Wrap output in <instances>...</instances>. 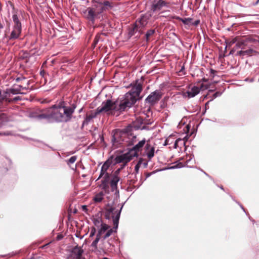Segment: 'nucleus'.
<instances>
[{"label": "nucleus", "instance_id": "9", "mask_svg": "<svg viewBox=\"0 0 259 259\" xmlns=\"http://www.w3.org/2000/svg\"><path fill=\"white\" fill-rule=\"evenodd\" d=\"M12 18L13 22L14 23V25L13 28V30L11 33L9 39H16L19 37L21 33V23L20 22L18 17L16 14H13Z\"/></svg>", "mask_w": 259, "mask_h": 259}, {"label": "nucleus", "instance_id": "30", "mask_svg": "<svg viewBox=\"0 0 259 259\" xmlns=\"http://www.w3.org/2000/svg\"><path fill=\"white\" fill-rule=\"evenodd\" d=\"M191 159V158H190L189 159V160H187L185 163V164H183L182 163H179V164H178L176 166V167H178V168H181V167H182L183 166H184L185 165H188V163L189 162V161H190Z\"/></svg>", "mask_w": 259, "mask_h": 259}, {"label": "nucleus", "instance_id": "17", "mask_svg": "<svg viewBox=\"0 0 259 259\" xmlns=\"http://www.w3.org/2000/svg\"><path fill=\"white\" fill-rule=\"evenodd\" d=\"M169 3H167L163 0H159L157 2L153 4L152 9L153 11H158L161 10L163 7H169Z\"/></svg>", "mask_w": 259, "mask_h": 259}, {"label": "nucleus", "instance_id": "31", "mask_svg": "<svg viewBox=\"0 0 259 259\" xmlns=\"http://www.w3.org/2000/svg\"><path fill=\"white\" fill-rule=\"evenodd\" d=\"M244 50H241L237 52L236 55L244 57Z\"/></svg>", "mask_w": 259, "mask_h": 259}, {"label": "nucleus", "instance_id": "36", "mask_svg": "<svg viewBox=\"0 0 259 259\" xmlns=\"http://www.w3.org/2000/svg\"><path fill=\"white\" fill-rule=\"evenodd\" d=\"M236 41V40L235 38H234L230 42L229 45H232V44H234Z\"/></svg>", "mask_w": 259, "mask_h": 259}, {"label": "nucleus", "instance_id": "33", "mask_svg": "<svg viewBox=\"0 0 259 259\" xmlns=\"http://www.w3.org/2000/svg\"><path fill=\"white\" fill-rule=\"evenodd\" d=\"M199 22H200L199 20H197V21H195L194 22H193V23L191 22V24L196 26V25H198Z\"/></svg>", "mask_w": 259, "mask_h": 259}, {"label": "nucleus", "instance_id": "40", "mask_svg": "<svg viewBox=\"0 0 259 259\" xmlns=\"http://www.w3.org/2000/svg\"><path fill=\"white\" fill-rule=\"evenodd\" d=\"M241 208L244 211H245L244 208L242 206L240 205Z\"/></svg>", "mask_w": 259, "mask_h": 259}, {"label": "nucleus", "instance_id": "13", "mask_svg": "<svg viewBox=\"0 0 259 259\" xmlns=\"http://www.w3.org/2000/svg\"><path fill=\"white\" fill-rule=\"evenodd\" d=\"M120 169H118L115 171L111 177L110 181V186L112 191L116 190L117 189V183L120 181V177H119Z\"/></svg>", "mask_w": 259, "mask_h": 259}, {"label": "nucleus", "instance_id": "35", "mask_svg": "<svg viewBox=\"0 0 259 259\" xmlns=\"http://www.w3.org/2000/svg\"><path fill=\"white\" fill-rule=\"evenodd\" d=\"M220 95H221V94L219 92H216L215 94H214L213 97H214V98H217V97H218Z\"/></svg>", "mask_w": 259, "mask_h": 259}, {"label": "nucleus", "instance_id": "8", "mask_svg": "<svg viewBox=\"0 0 259 259\" xmlns=\"http://www.w3.org/2000/svg\"><path fill=\"white\" fill-rule=\"evenodd\" d=\"M122 208V206H121L120 209H118L111 207L108 208L106 212L105 215L106 218L108 219H110L111 218L112 219L114 225V229L115 230H116L118 228L119 220Z\"/></svg>", "mask_w": 259, "mask_h": 259}, {"label": "nucleus", "instance_id": "26", "mask_svg": "<svg viewBox=\"0 0 259 259\" xmlns=\"http://www.w3.org/2000/svg\"><path fill=\"white\" fill-rule=\"evenodd\" d=\"M77 159L76 156H73L71 157L68 160H66V162L68 165L73 164Z\"/></svg>", "mask_w": 259, "mask_h": 259}, {"label": "nucleus", "instance_id": "11", "mask_svg": "<svg viewBox=\"0 0 259 259\" xmlns=\"http://www.w3.org/2000/svg\"><path fill=\"white\" fill-rule=\"evenodd\" d=\"M202 87L203 84L201 85V88L196 86H193L191 88L189 87L187 92L183 93V97L189 99L194 97L199 93Z\"/></svg>", "mask_w": 259, "mask_h": 259}, {"label": "nucleus", "instance_id": "4", "mask_svg": "<svg viewBox=\"0 0 259 259\" xmlns=\"http://www.w3.org/2000/svg\"><path fill=\"white\" fill-rule=\"evenodd\" d=\"M105 9V7L102 3H96L83 11V17L92 24H94L96 19L101 18Z\"/></svg>", "mask_w": 259, "mask_h": 259}, {"label": "nucleus", "instance_id": "20", "mask_svg": "<svg viewBox=\"0 0 259 259\" xmlns=\"http://www.w3.org/2000/svg\"><path fill=\"white\" fill-rule=\"evenodd\" d=\"M244 57H249L254 55H259V51H256L252 48H250L246 50H244Z\"/></svg>", "mask_w": 259, "mask_h": 259}, {"label": "nucleus", "instance_id": "18", "mask_svg": "<svg viewBox=\"0 0 259 259\" xmlns=\"http://www.w3.org/2000/svg\"><path fill=\"white\" fill-rule=\"evenodd\" d=\"M188 140L187 136H185L183 139L179 138L177 139L175 142L174 148H180V149H182L183 147H185V149H186V143Z\"/></svg>", "mask_w": 259, "mask_h": 259}, {"label": "nucleus", "instance_id": "38", "mask_svg": "<svg viewBox=\"0 0 259 259\" xmlns=\"http://www.w3.org/2000/svg\"><path fill=\"white\" fill-rule=\"evenodd\" d=\"M210 72H211V73L214 74V72H215V71H214V70H212V69H211V71H210Z\"/></svg>", "mask_w": 259, "mask_h": 259}, {"label": "nucleus", "instance_id": "34", "mask_svg": "<svg viewBox=\"0 0 259 259\" xmlns=\"http://www.w3.org/2000/svg\"><path fill=\"white\" fill-rule=\"evenodd\" d=\"M10 135V133H9V132H7V133H0V135L2 136V135H4V136H8V135Z\"/></svg>", "mask_w": 259, "mask_h": 259}, {"label": "nucleus", "instance_id": "10", "mask_svg": "<svg viewBox=\"0 0 259 259\" xmlns=\"http://www.w3.org/2000/svg\"><path fill=\"white\" fill-rule=\"evenodd\" d=\"M162 93L160 91L156 90L151 93L146 99V101L151 104H154L161 99Z\"/></svg>", "mask_w": 259, "mask_h": 259}, {"label": "nucleus", "instance_id": "39", "mask_svg": "<svg viewBox=\"0 0 259 259\" xmlns=\"http://www.w3.org/2000/svg\"><path fill=\"white\" fill-rule=\"evenodd\" d=\"M253 81V78H251L249 80V81L250 82H252Z\"/></svg>", "mask_w": 259, "mask_h": 259}, {"label": "nucleus", "instance_id": "7", "mask_svg": "<svg viewBox=\"0 0 259 259\" xmlns=\"http://www.w3.org/2000/svg\"><path fill=\"white\" fill-rule=\"evenodd\" d=\"M97 229L98 233L96 239L91 244V246L95 249L97 248V244L103 234H105L103 238L105 239L111 236L114 232H116L115 229L114 231L113 229L110 228V226L106 224Z\"/></svg>", "mask_w": 259, "mask_h": 259}, {"label": "nucleus", "instance_id": "44", "mask_svg": "<svg viewBox=\"0 0 259 259\" xmlns=\"http://www.w3.org/2000/svg\"><path fill=\"white\" fill-rule=\"evenodd\" d=\"M85 207H86L85 206H83V209H85Z\"/></svg>", "mask_w": 259, "mask_h": 259}, {"label": "nucleus", "instance_id": "37", "mask_svg": "<svg viewBox=\"0 0 259 259\" xmlns=\"http://www.w3.org/2000/svg\"><path fill=\"white\" fill-rule=\"evenodd\" d=\"M168 141H169V139H167L166 140H165V145H167L168 144Z\"/></svg>", "mask_w": 259, "mask_h": 259}, {"label": "nucleus", "instance_id": "27", "mask_svg": "<svg viewBox=\"0 0 259 259\" xmlns=\"http://www.w3.org/2000/svg\"><path fill=\"white\" fill-rule=\"evenodd\" d=\"M182 22L185 25L191 24L192 19L191 18H185L181 19Z\"/></svg>", "mask_w": 259, "mask_h": 259}, {"label": "nucleus", "instance_id": "42", "mask_svg": "<svg viewBox=\"0 0 259 259\" xmlns=\"http://www.w3.org/2000/svg\"><path fill=\"white\" fill-rule=\"evenodd\" d=\"M82 109H81L80 110H79V112H80L81 111H82Z\"/></svg>", "mask_w": 259, "mask_h": 259}, {"label": "nucleus", "instance_id": "24", "mask_svg": "<svg viewBox=\"0 0 259 259\" xmlns=\"http://www.w3.org/2000/svg\"><path fill=\"white\" fill-rule=\"evenodd\" d=\"M155 32L154 29L149 30L146 34V41H148L149 38L152 36Z\"/></svg>", "mask_w": 259, "mask_h": 259}, {"label": "nucleus", "instance_id": "45", "mask_svg": "<svg viewBox=\"0 0 259 259\" xmlns=\"http://www.w3.org/2000/svg\"><path fill=\"white\" fill-rule=\"evenodd\" d=\"M103 259H108V258L107 257H104Z\"/></svg>", "mask_w": 259, "mask_h": 259}, {"label": "nucleus", "instance_id": "3", "mask_svg": "<svg viewBox=\"0 0 259 259\" xmlns=\"http://www.w3.org/2000/svg\"><path fill=\"white\" fill-rule=\"evenodd\" d=\"M146 140L143 139L136 144L132 149L127 152L117 156L115 160L117 163H123L126 164L130 161L134 157L138 156V152L141 150L142 147L145 144Z\"/></svg>", "mask_w": 259, "mask_h": 259}, {"label": "nucleus", "instance_id": "43", "mask_svg": "<svg viewBox=\"0 0 259 259\" xmlns=\"http://www.w3.org/2000/svg\"><path fill=\"white\" fill-rule=\"evenodd\" d=\"M85 207H86L85 206H83V209H85Z\"/></svg>", "mask_w": 259, "mask_h": 259}, {"label": "nucleus", "instance_id": "25", "mask_svg": "<svg viewBox=\"0 0 259 259\" xmlns=\"http://www.w3.org/2000/svg\"><path fill=\"white\" fill-rule=\"evenodd\" d=\"M244 41H238L236 45H235V48H234V49L236 50V49H243V46H244Z\"/></svg>", "mask_w": 259, "mask_h": 259}, {"label": "nucleus", "instance_id": "6", "mask_svg": "<svg viewBox=\"0 0 259 259\" xmlns=\"http://www.w3.org/2000/svg\"><path fill=\"white\" fill-rule=\"evenodd\" d=\"M116 100L113 101L108 99L102 102L101 105L97 108V113H106L108 115H114L116 112L119 113Z\"/></svg>", "mask_w": 259, "mask_h": 259}, {"label": "nucleus", "instance_id": "5", "mask_svg": "<svg viewBox=\"0 0 259 259\" xmlns=\"http://www.w3.org/2000/svg\"><path fill=\"white\" fill-rule=\"evenodd\" d=\"M151 17V15L147 13L142 16L139 20H137L133 27L129 31L130 36H132L138 32V33L136 37H139L140 34L143 33V29L148 24Z\"/></svg>", "mask_w": 259, "mask_h": 259}, {"label": "nucleus", "instance_id": "28", "mask_svg": "<svg viewBox=\"0 0 259 259\" xmlns=\"http://www.w3.org/2000/svg\"><path fill=\"white\" fill-rule=\"evenodd\" d=\"M142 164V159L139 160L137 164L135 166V171L136 174H138L139 172V170L141 164Z\"/></svg>", "mask_w": 259, "mask_h": 259}, {"label": "nucleus", "instance_id": "41", "mask_svg": "<svg viewBox=\"0 0 259 259\" xmlns=\"http://www.w3.org/2000/svg\"><path fill=\"white\" fill-rule=\"evenodd\" d=\"M245 81H248V78H246V79H245Z\"/></svg>", "mask_w": 259, "mask_h": 259}, {"label": "nucleus", "instance_id": "23", "mask_svg": "<svg viewBox=\"0 0 259 259\" xmlns=\"http://www.w3.org/2000/svg\"><path fill=\"white\" fill-rule=\"evenodd\" d=\"M109 178L107 179V177H105V179L102 181V184H101V187L103 189H106L108 187V182Z\"/></svg>", "mask_w": 259, "mask_h": 259}, {"label": "nucleus", "instance_id": "14", "mask_svg": "<svg viewBox=\"0 0 259 259\" xmlns=\"http://www.w3.org/2000/svg\"><path fill=\"white\" fill-rule=\"evenodd\" d=\"M112 164V161L108 160H107L102 165L101 169V173L100 175L99 178L105 176V177H107V178L108 179L110 177L109 173H108L107 171L109 169L110 167Z\"/></svg>", "mask_w": 259, "mask_h": 259}, {"label": "nucleus", "instance_id": "29", "mask_svg": "<svg viewBox=\"0 0 259 259\" xmlns=\"http://www.w3.org/2000/svg\"><path fill=\"white\" fill-rule=\"evenodd\" d=\"M96 232V228L95 227H92L91 228V231H90V237H93L95 235Z\"/></svg>", "mask_w": 259, "mask_h": 259}, {"label": "nucleus", "instance_id": "19", "mask_svg": "<svg viewBox=\"0 0 259 259\" xmlns=\"http://www.w3.org/2000/svg\"><path fill=\"white\" fill-rule=\"evenodd\" d=\"M99 113H97V109L96 112H92L90 114L87 115L85 119L83 122V125H87L89 122H90L93 120V118H95L97 116V114Z\"/></svg>", "mask_w": 259, "mask_h": 259}, {"label": "nucleus", "instance_id": "15", "mask_svg": "<svg viewBox=\"0 0 259 259\" xmlns=\"http://www.w3.org/2000/svg\"><path fill=\"white\" fill-rule=\"evenodd\" d=\"M82 252L83 250L80 247H75L73 248L68 259H80Z\"/></svg>", "mask_w": 259, "mask_h": 259}, {"label": "nucleus", "instance_id": "32", "mask_svg": "<svg viewBox=\"0 0 259 259\" xmlns=\"http://www.w3.org/2000/svg\"><path fill=\"white\" fill-rule=\"evenodd\" d=\"M20 99V98L19 97H15L14 98H13V99H9V100H11V102H12L13 101H18V100H19Z\"/></svg>", "mask_w": 259, "mask_h": 259}, {"label": "nucleus", "instance_id": "16", "mask_svg": "<svg viewBox=\"0 0 259 259\" xmlns=\"http://www.w3.org/2000/svg\"><path fill=\"white\" fill-rule=\"evenodd\" d=\"M155 148L150 144L147 143L146 145L144 155H146L149 160H151L154 156Z\"/></svg>", "mask_w": 259, "mask_h": 259}, {"label": "nucleus", "instance_id": "1", "mask_svg": "<svg viewBox=\"0 0 259 259\" xmlns=\"http://www.w3.org/2000/svg\"><path fill=\"white\" fill-rule=\"evenodd\" d=\"M75 108L74 105L68 107L64 105V102H61L45 109L37 117L40 119H46L49 122H67L71 119Z\"/></svg>", "mask_w": 259, "mask_h": 259}, {"label": "nucleus", "instance_id": "22", "mask_svg": "<svg viewBox=\"0 0 259 259\" xmlns=\"http://www.w3.org/2000/svg\"><path fill=\"white\" fill-rule=\"evenodd\" d=\"M103 193L99 192L95 195L93 198V200L97 203L101 202L103 199Z\"/></svg>", "mask_w": 259, "mask_h": 259}, {"label": "nucleus", "instance_id": "2", "mask_svg": "<svg viewBox=\"0 0 259 259\" xmlns=\"http://www.w3.org/2000/svg\"><path fill=\"white\" fill-rule=\"evenodd\" d=\"M142 90V86L140 83H136L132 89L124 95L119 96L117 99V104L119 109V113H121L130 108L138 100Z\"/></svg>", "mask_w": 259, "mask_h": 259}, {"label": "nucleus", "instance_id": "21", "mask_svg": "<svg viewBox=\"0 0 259 259\" xmlns=\"http://www.w3.org/2000/svg\"><path fill=\"white\" fill-rule=\"evenodd\" d=\"M93 223L97 228H99L100 227L105 224V223H103L101 218H100V217L94 218Z\"/></svg>", "mask_w": 259, "mask_h": 259}, {"label": "nucleus", "instance_id": "12", "mask_svg": "<svg viewBox=\"0 0 259 259\" xmlns=\"http://www.w3.org/2000/svg\"><path fill=\"white\" fill-rule=\"evenodd\" d=\"M20 91L18 89L12 88L10 89H7V90L2 93L1 90L0 89V102H2L4 100H6L7 102H11V100H9L8 98V95H10L11 94L15 95L19 93Z\"/></svg>", "mask_w": 259, "mask_h": 259}]
</instances>
